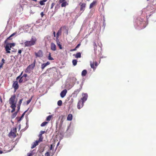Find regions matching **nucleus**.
Instances as JSON below:
<instances>
[{"label":"nucleus","instance_id":"obj_1","mask_svg":"<svg viewBox=\"0 0 156 156\" xmlns=\"http://www.w3.org/2000/svg\"><path fill=\"white\" fill-rule=\"evenodd\" d=\"M37 41L36 38L35 37L32 36L30 40L27 41L24 43L25 47H29L34 45L36 44ZM21 44H23V43Z\"/></svg>","mask_w":156,"mask_h":156},{"label":"nucleus","instance_id":"obj_2","mask_svg":"<svg viewBox=\"0 0 156 156\" xmlns=\"http://www.w3.org/2000/svg\"><path fill=\"white\" fill-rule=\"evenodd\" d=\"M82 98H81V101L83 102V103H84L86 101H87V98L88 95L87 93H83L82 94Z\"/></svg>","mask_w":156,"mask_h":156},{"label":"nucleus","instance_id":"obj_3","mask_svg":"<svg viewBox=\"0 0 156 156\" xmlns=\"http://www.w3.org/2000/svg\"><path fill=\"white\" fill-rule=\"evenodd\" d=\"M35 55L36 57H41L43 56L42 51L41 50H39L37 52L35 53Z\"/></svg>","mask_w":156,"mask_h":156},{"label":"nucleus","instance_id":"obj_4","mask_svg":"<svg viewBox=\"0 0 156 156\" xmlns=\"http://www.w3.org/2000/svg\"><path fill=\"white\" fill-rule=\"evenodd\" d=\"M83 84V83H82L80 85V88L79 89H78L76 90H75L74 92L73 93V94H75L76 96L77 94H78L79 92L80 91V90L82 88V85Z\"/></svg>","mask_w":156,"mask_h":156},{"label":"nucleus","instance_id":"obj_5","mask_svg":"<svg viewBox=\"0 0 156 156\" xmlns=\"http://www.w3.org/2000/svg\"><path fill=\"white\" fill-rule=\"evenodd\" d=\"M67 93V90L65 89L63 90L60 93V95L62 98H63L66 96Z\"/></svg>","mask_w":156,"mask_h":156},{"label":"nucleus","instance_id":"obj_6","mask_svg":"<svg viewBox=\"0 0 156 156\" xmlns=\"http://www.w3.org/2000/svg\"><path fill=\"white\" fill-rule=\"evenodd\" d=\"M84 103L81 101V100L79 101L77 104V108L78 109H80L82 108L84 105Z\"/></svg>","mask_w":156,"mask_h":156},{"label":"nucleus","instance_id":"obj_7","mask_svg":"<svg viewBox=\"0 0 156 156\" xmlns=\"http://www.w3.org/2000/svg\"><path fill=\"white\" fill-rule=\"evenodd\" d=\"M12 47V46L10 45L9 46L8 44H7L5 47V50L7 52V53H10V50H11V48Z\"/></svg>","mask_w":156,"mask_h":156},{"label":"nucleus","instance_id":"obj_8","mask_svg":"<svg viewBox=\"0 0 156 156\" xmlns=\"http://www.w3.org/2000/svg\"><path fill=\"white\" fill-rule=\"evenodd\" d=\"M80 10L83 12L84 11L85 9L86 4L84 3H80Z\"/></svg>","mask_w":156,"mask_h":156},{"label":"nucleus","instance_id":"obj_9","mask_svg":"<svg viewBox=\"0 0 156 156\" xmlns=\"http://www.w3.org/2000/svg\"><path fill=\"white\" fill-rule=\"evenodd\" d=\"M51 49L53 51H55L56 50V46L53 43H51L50 45Z\"/></svg>","mask_w":156,"mask_h":156},{"label":"nucleus","instance_id":"obj_10","mask_svg":"<svg viewBox=\"0 0 156 156\" xmlns=\"http://www.w3.org/2000/svg\"><path fill=\"white\" fill-rule=\"evenodd\" d=\"M62 29H63V27L61 28L58 31L56 34V39H58V38L59 36L61 35L62 33Z\"/></svg>","mask_w":156,"mask_h":156},{"label":"nucleus","instance_id":"obj_11","mask_svg":"<svg viewBox=\"0 0 156 156\" xmlns=\"http://www.w3.org/2000/svg\"><path fill=\"white\" fill-rule=\"evenodd\" d=\"M13 87L15 90H17L18 88L19 85L17 81H15L14 82L13 84Z\"/></svg>","mask_w":156,"mask_h":156},{"label":"nucleus","instance_id":"obj_12","mask_svg":"<svg viewBox=\"0 0 156 156\" xmlns=\"http://www.w3.org/2000/svg\"><path fill=\"white\" fill-rule=\"evenodd\" d=\"M15 95L12 96L10 98L9 100V103H15Z\"/></svg>","mask_w":156,"mask_h":156},{"label":"nucleus","instance_id":"obj_13","mask_svg":"<svg viewBox=\"0 0 156 156\" xmlns=\"http://www.w3.org/2000/svg\"><path fill=\"white\" fill-rule=\"evenodd\" d=\"M36 61L34 60L33 63L29 65L28 67L31 69H33L35 66Z\"/></svg>","mask_w":156,"mask_h":156},{"label":"nucleus","instance_id":"obj_14","mask_svg":"<svg viewBox=\"0 0 156 156\" xmlns=\"http://www.w3.org/2000/svg\"><path fill=\"white\" fill-rule=\"evenodd\" d=\"M38 143L37 140H36L35 142H34L32 144V146L31 147V148L33 149L35 147L38 145Z\"/></svg>","mask_w":156,"mask_h":156},{"label":"nucleus","instance_id":"obj_15","mask_svg":"<svg viewBox=\"0 0 156 156\" xmlns=\"http://www.w3.org/2000/svg\"><path fill=\"white\" fill-rule=\"evenodd\" d=\"M56 41L57 45L59 47V48L60 49H62V45L60 44V43L59 42V40L58 39H56Z\"/></svg>","mask_w":156,"mask_h":156},{"label":"nucleus","instance_id":"obj_16","mask_svg":"<svg viewBox=\"0 0 156 156\" xmlns=\"http://www.w3.org/2000/svg\"><path fill=\"white\" fill-rule=\"evenodd\" d=\"M73 118V116L72 114H69L67 118V120L69 121H71L72 120Z\"/></svg>","mask_w":156,"mask_h":156},{"label":"nucleus","instance_id":"obj_17","mask_svg":"<svg viewBox=\"0 0 156 156\" xmlns=\"http://www.w3.org/2000/svg\"><path fill=\"white\" fill-rule=\"evenodd\" d=\"M73 55L75 56L76 58H80L81 57V54L80 52L77 53L75 55Z\"/></svg>","mask_w":156,"mask_h":156},{"label":"nucleus","instance_id":"obj_18","mask_svg":"<svg viewBox=\"0 0 156 156\" xmlns=\"http://www.w3.org/2000/svg\"><path fill=\"white\" fill-rule=\"evenodd\" d=\"M27 110L21 116L19 119L18 120V121L19 122L20 121L21 119H22L24 117L25 113L27 111Z\"/></svg>","mask_w":156,"mask_h":156},{"label":"nucleus","instance_id":"obj_19","mask_svg":"<svg viewBox=\"0 0 156 156\" xmlns=\"http://www.w3.org/2000/svg\"><path fill=\"white\" fill-rule=\"evenodd\" d=\"M96 2L94 1L92 3H91L90 5L89 8L90 9L93 6L96 4Z\"/></svg>","mask_w":156,"mask_h":156},{"label":"nucleus","instance_id":"obj_20","mask_svg":"<svg viewBox=\"0 0 156 156\" xmlns=\"http://www.w3.org/2000/svg\"><path fill=\"white\" fill-rule=\"evenodd\" d=\"M87 73V71L86 70H83L81 73V75L82 76H86Z\"/></svg>","mask_w":156,"mask_h":156},{"label":"nucleus","instance_id":"obj_21","mask_svg":"<svg viewBox=\"0 0 156 156\" xmlns=\"http://www.w3.org/2000/svg\"><path fill=\"white\" fill-rule=\"evenodd\" d=\"M90 65L91 67L94 70L96 69V67H94V62H90Z\"/></svg>","mask_w":156,"mask_h":156},{"label":"nucleus","instance_id":"obj_22","mask_svg":"<svg viewBox=\"0 0 156 156\" xmlns=\"http://www.w3.org/2000/svg\"><path fill=\"white\" fill-rule=\"evenodd\" d=\"M47 1V0H41L40 1L39 3L41 5H43L45 4L44 3L46 2Z\"/></svg>","mask_w":156,"mask_h":156},{"label":"nucleus","instance_id":"obj_23","mask_svg":"<svg viewBox=\"0 0 156 156\" xmlns=\"http://www.w3.org/2000/svg\"><path fill=\"white\" fill-rule=\"evenodd\" d=\"M31 69L28 66L26 69L25 72L28 73H30Z\"/></svg>","mask_w":156,"mask_h":156},{"label":"nucleus","instance_id":"obj_24","mask_svg":"<svg viewBox=\"0 0 156 156\" xmlns=\"http://www.w3.org/2000/svg\"><path fill=\"white\" fill-rule=\"evenodd\" d=\"M11 105V107L12 108H16V104L15 103H10Z\"/></svg>","mask_w":156,"mask_h":156},{"label":"nucleus","instance_id":"obj_25","mask_svg":"<svg viewBox=\"0 0 156 156\" xmlns=\"http://www.w3.org/2000/svg\"><path fill=\"white\" fill-rule=\"evenodd\" d=\"M76 79L75 77L72 78L70 80V82L72 83H74L76 80Z\"/></svg>","mask_w":156,"mask_h":156},{"label":"nucleus","instance_id":"obj_26","mask_svg":"<svg viewBox=\"0 0 156 156\" xmlns=\"http://www.w3.org/2000/svg\"><path fill=\"white\" fill-rule=\"evenodd\" d=\"M9 134H10L11 136H13L14 137H15L16 136L15 133L14 132H12V131H11Z\"/></svg>","mask_w":156,"mask_h":156},{"label":"nucleus","instance_id":"obj_27","mask_svg":"<svg viewBox=\"0 0 156 156\" xmlns=\"http://www.w3.org/2000/svg\"><path fill=\"white\" fill-rule=\"evenodd\" d=\"M48 59L49 60H53L54 59L53 58L51 57V53H49Z\"/></svg>","mask_w":156,"mask_h":156},{"label":"nucleus","instance_id":"obj_28","mask_svg":"<svg viewBox=\"0 0 156 156\" xmlns=\"http://www.w3.org/2000/svg\"><path fill=\"white\" fill-rule=\"evenodd\" d=\"M77 61L76 60L74 59L72 61L73 65L74 66H75L77 64Z\"/></svg>","mask_w":156,"mask_h":156},{"label":"nucleus","instance_id":"obj_29","mask_svg":"<svg viewBox=\"0 0 156 156\" xmlns=\"http://www.w3.org/2000/svg\"><path fill=\"white\" fill-rule=\"evenodd\" d=\"M52 116L51 115H49L46 118V120L48 121H49L51 119Z\"/></svg>","mask_w":156,"mask_h":156},{"label":"nucleus","instance_id":"obj_30","mask_svg":"<svg viewBox=\"0 0 156 156\" xmlns=\"http://www.w3.org/2000/svg\"><path fill=\"white\" fill-rule=\"evenodd\" d=\"M17 112H16L14 113L12 115V119L14 118L17 115Z\"/></svg>","mask_w":156,"mask_h":156},{"label":"nucleus","instance_id":"obj_31","mask_svg":"<svg viewBox=\"0 0 156 156\" xmlns=\"http://www.w3.org/2000/svg\"><path fill=\"white\" fill-rule=\"evenodd\" d=\"M62 101L61 100H59L57 102L58 105L59 106H60L62 105Z\"/></svg>","mask_w":156,"mask_h":156},{"label":"nucleus","instance_id":"obj_32","mask_svg":"<svg viewBox=\"0 0 156 156\" xmlns=\"http://www.w3.org/2000/svg\"><path fill=\"white\" fill-rule=\"evenodd\" d=\"M33 97V96H32L30 99L29 100L27 101V105H28L30 103V102L31 101Z\"/></svg>","mask_w":156,"mask_h":156},{"label":"nucleus","instance_id":"obj_33","mask_svg":"<svg viewBox=\"0 0 156 156\" xmlns=\"http://www.w3.org/2000/svg\"><path fill=\"white\" fill-rule=\"evenodd\" d=\"M48 123V122H44L42 123L41 125V126L42 127L44 126H45Z\"/></svg>","mask_w":156,"mask_h":156},{"label":"nucleus","instance_id":"obj_34","mask_svg":"<svg viewBox=\"0 0 156 156\" xmlns=\"http://www.w3.org/2000/svg\"><path fill=\"white\" fill-rule=\"evenodd\" d=\"M46 66H47L45 64V63L42 64L41 66V69H43Z\"/></svg>","mask_w":156,"mask_h":156},{"label":"nucleus","instance_id":"obj_35","mask_svg":"<svg viewBox=\"0 0 156 156\" xmlns=\"http://www.w3.org/2000/svg\"><path fill=\"white\" fill-rule=\"evenodd\" d=\"M23 100V99H20V101L19 102V105H21L22 103V101Z\"/></svg>","mask_w":156,"mask_h":156},{"label":"nucleus","instance_id":"obj_36","mask_svg":"<svg viewBox=\"0 0 156 156\" xmlns=\"http://www.w3.org/2000/svg\"><path fill=\"white\" fill-rule=\"evenodd\" d=\"M43 138L42 137H39V139L38 141V143L40 142H41L42 141Z\"/></svg>","mask_w":156,"mask_h":156},{"label":"nucleus","instance_id":"obj_37","mask_svg":"<svg viewBox=\"0 0 156 156\" xmlns=\"http://www.w3.org/2000/svg\"><path fill=\"white\" fill-rule=\"evenodd\" d=\"M22 77H21L19 80V83H21L23 82V80L22 79Z\"/></svg>","mask_w":156,"mask_h":156},{"label":"nucleus","instance_id":"obj_38","mask_svg":"<svg viewBox=\"0 0 156 156\" xmlns=\"http://www.w3.org/2000/svg\"><path fill=\"white\" fill-rule=\"evenodd\" d=\"M22 73H23V72H22L21 73L20 75V76H18V77H16V79L17 80H18L20 78V77H21V76L22 75Z\"/></svg>","mask_w":156,"mask_h":156},{"label":"nucleus","instance_id":"obj_39","mask_svg":"<svg viewBox=\"0 0 156 156\" xmlns=\"http://www.w3.org/2000/svg\"><path fill=\"white\" fill-rule=\"evenodd\" d=\"M55 5V3H52L51 5V9H52L53 8V6Z\"/></svg>","mask_w":156,"mask_h":156},{"label":"nucleus","instance_id":"obj_40","mask_svg":"<svg viewBox=\"0 0 156 156\" xmlns=\"http://www.w3.org/2000/svg\"><path fill=\"white\" fill-rule=\"evenodd\" d=\"M45 156H50V154L49 152H47L45 154Z\"/></svg>","mask_w":156,"mask_h":156},{"label":"nucleus","instance_id":"obj_41","mask_svg":"<svg viewBox=\"0 0 156 156\" xmlns=\"http://www.w3.org/2000/svg\"><path fill=\"white\" fill-rule=\"evenodd\" d=\"M16 128H14L12 130V132H14L15 133L16 132Z\"/></svg>","mask_w":156,"mask_h":156},{"label":"nucleus","instance_id":"obj_42","mask_svg":"<svg viewBox=\"0 0 156 156\" xmlns=\"http://www.w3.org/2000/svg\"><path fill=\"white\" fill-rule=\"evenodd\" d=\"M5 60L4 59V58H2V63L1 64H2L3 65L4 63H5Z\"/></svg>","mask_w":156,"mask_h":156},{"label":"nucleus","instance_id":"obj_43","mask_svg":"<svg viewBox=\"0 0 156 156\" xmlns=\"http://www.w3.org/2000/svg\"><path fill=\"white\" fill-rule=\"evenodd\" d=\"M20 105H18V107H17L18 109H17V112L19 111V110L20 109Z\"/></svg>","mask_w":156,"mask_h":156},{"label":"nucleus","instance_id":"obj_44","mask_svg":"<svg viewBox=\"0 0 156 156\" xmlns=\"http://www.w3.org/2000/svg\"><path fill=\"white\" fill-rule=\"evenodd\" d=\"M27 76V75L26 74H23V75L22 76V78L23 77H26Z\"/></svg>","mask_w":156,"mask_h":156},{"label":"nucleus","instance_id":"obj_45","mask_svg":"<svg viewBox=\"0 0 156 156\" xmlns=\"http://www.w3.org/2000/svg\"><path fill=\"white\" fill-rule=\"evenodd\" d=\"M12 108V110L11 111V112L12 113L15 111V108Z\"/></svg>","mask_w":156,"mask_h":156},{"label":"nucleus","instance_id":"obj_46","mask_svg":"<svg viewBox=\"0 0 156 156\" xmlns=\"http://www.w3.org/2000/svg\"><path fill=\"white\" fill-rule=\"evenodd\" d=\"M32 155V153H29L27 154V156H31Z\"/></svg>","mask_w":156,"mask_h":156},{"label":"nucleus","instance_id":"obj_47","mask_svg":"<svg viewBox=\"0 0 156 156\" xmlns=\"http://www.w3.org/2000/svg\"><path fill=\"white\" fill-rule=\"evenodd\" d=\"M41 16L42 17H43V16H44V13H43V12H42L41 13Z\"/></svg>","mask_w":156,"mask_h":156},{"label":"nucleus","instance_id":"obj_48","mask_svg":"<svg viewBox=\"0 0 156 156\" xmlns=\"http://www.w3.org/2000/svg\"><path fill=\"white\" fill-rule=\"evenodd\" d=\"M45 64L47 66L49 65L50 64V63L49 62H48L46 63H45Z\"/></svg>","mask_w":156,"mask_h":156},{"label":"nucleus","instance_id":"obj_49","mask_svg":"<svg viewBox=\"0 0 156 156\" xmlns=\"http://www.w3.org/2000/svg\"><path fill=\"white\" fill-rule=\"evenodd\" d=\"M44 133L45 131H41L40 132V133L41 134H44Z\"/></svg>","mask_w":156,"mask_h":156},{"label":"nucleus","instance_id":"obj_50","mask_svg":"<svg viewBox=\"0 0 156 156\" xmlns=\"http://www.w3.org/2000/svg\"><path fill=\"white\" fill-rule=\"evenodd\" d=\"M80 44H78L77 45V46L76 47V48H78L79 47V46H80Z\"/></svg>","mask_w":156,"mask_h":156},{"label":"nucleus","instance_id":"obj_51","mask_svg":"<svg viewBox=\"0 0 156 156\" xmlns=\"http://www.w3.org/2000/svg\"><path fill=\"white\" fill-rule=\"evenodd\" d=\"M95 65L96 66H98V62H95Z\"/></svg>","mask_w":156,"mask_h":156},{"label":"nucleus","instance_id":"obj_52","mask_svg":"<svg viewBox=\"0 0 156 156\" xmlns=\"http://www.w3.org/2000/svg\"><path fill=\"white\" fill-rule=\"evenodd\" d=\"M22 52V51L21 50H20L18 51V53L19 54H21Z\"/></svg>","mask_w":156,"mask_h":156},{"label":"nucleus","instance_id":"obj_53","mask_svg":"<svg viewBox=\"0 0 156 156\" xmlns=\"http://www.w3.org/2000/svg\"><path fill=\"white\" fill-rule=\"evenodd\" d=\"M52 148H53V147H52V145H51L50 147V150H52Z\"/></svg>","mask_w":156,"mask_h":156},{"label":"nucleus","instance_id":"obj_54","mask_svg":"<svg viewBox=\"0 0 156 156\" xmlns=\"http://www.w3.org/2000/svg\"><path fill=\"white\" fill-rule=\"evenodd\" d=\"M53 34H54V37H55V36H56V34H55V31H54V32H53Z\"/></svg>","mask_w":156,"mask_h":156},{"label":"nucleus","instance_id":"obj_55","mask_svg":"<svg viewBox=\"0 0 156 156\" xmlns=\"http://www.w3.org/2000/svg\"><path fill=\"white\" fill-rule=\"evenodd\" d=\"M42 134H41L40 133L39 135V137H42Z\"/></svg>","mask_w":156,"mask_h":156},{"label":"nucleus","instance_id":"obj_56","mask_svg":"<svg viewBox=\"0 0 156 156\" xmlns=\"http://www.w3.org/2000/svg\"><path fill=\"white\" fill-rule=\"evenodd\" d=\"M12 37V36H11V35H10L8 38V39H11V37Z\"/></svg>","mask_w":156,"mask_h":156},{"label":"nucleus","instance_id":"obj_57","mask_svg":"<svg viewBox=\"0 0 156 156\" xmlns=\"http://www.w3.org/2000/svg\"><path fill=\"white\" fill-rule=\"evenodd\" d=\"M76 48H75V49H72V50H70L71 51H75L76 50Z\"/></svg>","mask_w":156,"mask_h":156},{"label":"nucleus","instance_id":"obj_58","mask_svg":"<svg viewBox=\"0 0 156 156\" xmlns=\"http://www.w3.org/2000/svg\"><path fill=\"white\" fill-rule=\"evenodd\" d=\"M16 34V33H13V34H12V35H11V36H14V35H15V34Z\"/></svg>","mask_w":156,"mask_h":156},{"label":"nucleus","instance_id":"obj_59","mask_svg":"<svg viewBox=\"0 0 156 156\" xmlns=\"http://www.w3.org/2000/svg\"><path fill=\"white\" fill-rule=\"evenodd\" d=\"M10 44V45H11H11H15L14 44V43H11V44Z\"/></svg>","mask_w":156,"mask_h":156},{"label":"nucleus","instance_id":"obj_60","mask_svg":"<svg viewBox=\"0 0 156 156\" xmlns=\"http://www.w3.org/2000/svg\"><path fill=\"white\" fill-rule=\"evenodd\" d=\"M3 153V151L0 150V154H2Z\"/></svg>","mask_w":156,"mask_h":156},{"label":"nucleus","instance_id":"obj_61","mask_svg":"<svg viewBox=\"0 0 156 156\" xmlns=\"http://www.w3.org/2000/svg\"><path fill=\"white\" fill-rule=\"evenodd\" d=\"M141 26H140V27L141 29H143V28H144L145 27V26H144L143 27H142V28H141Z\"/></svg>","mask_w":156,"mask_h":156},{"label":"nucleus","instance_id":"obj_62","mask_svg":"<svg viewBox=\"0 0 156 156\" xmlns=\"http://www.w3.org/2000/svg\"><path fill=\"white\" fill-rule=\"evenodd\" d=\"M19 9H20V10L22 9V7L21 6H20V7H19Z\"/></svg>","mask_w":156,"mask_h":156},{"label":"nucleus","instance_id":"obj_63","mask_svg":"<svg viewBox=\"0 0 156 156\" xmlns=\"http://www.w3.org/2000/svg\"><path fill=\"white\" fill-rule=\"evenodd\" d=\"M59 142H58L57 145V146H58L59 145Z\"/></svg>","mask_w":156,"mask_h":156},{"label":"nucleus","instance_id":"obj_64","mask_svg":"<svg viewBox=\"0 0 156 156\" xmlns=\"http://www.w3.org/2000/svg\"><path fill=\"white\" fill-rule=\"evenodd\" d=\"M73 87V86H71L70 87H69V89H70L72 87Z\"/></svg>","mask_w":156,"mask_h":156}]
</instances>
